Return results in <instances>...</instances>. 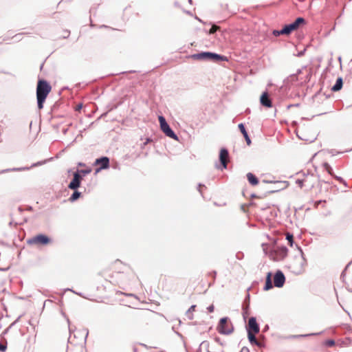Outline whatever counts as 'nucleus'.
Here are the masks:
<instances>
[{
    "mask_svg": "<svg viewBox=\"0 0 352 352\" xmlns=\"http://www.w3.org/2000/svg\"><path fill=\"white\" fill-rule=\"evenodd\" d=\"M52 91V86L45 80H39L36 86V98L38 108L41 109L43 108V104L48 94Z\"/></svg>",
    "mask_w": 352,
    "mask_h": 352,
    "instance_id": "1",
    "label": "nucleus"
},
{
    "mask_svg": "<svg viewBox=\"0 0 352 352\" xmlns=\"http://www.w3.org/2000/svg\"><path fill=\"white\" fill-rule=\"evenodd\" d=\"M317 178L313 174L301 175L296 180V183L300 188L305 190H311L316 184Z\"/></svg>",
    "mask_w": 352,
    "mask_h": 352,
    "instance_id": "2",
    "label": "nucleus"
},
{
    "mask_svg": "<svg viewBox=\"0 0 352 352\" xmlns=\"http://www.w3.org/2000/svg\"><path fill=\"white\" fill-rule=\"evenodd\" d=\"M191 58L194 60H211L215 62L227 60L226 56L208 52L192 54Z\"/></svg>",
    "mask_w": 352,
    "mask_h": 352,
    "instance_id": "3",
    "label": "nucleus"
},
{
    "mask_svg": "<svg viewBox=\"0 0 352 352\" xmlns=\"http://www.w3.org/2000/svg\"><path fill=\"white\" fill-rule=\"evenodd\" d=\"M28 244L30 245L44 246L52 243V239L43 234H37L27 241Z\"/></svg>",
    "mask_w": 352,
    "mask_h": 352,
    "instance_id": "4",
    "label": "nucleus"
},
{
    "mask_svg": "<svg viewBox=\"0 0 352 352\" xmlns=\"http://www.w3.org/2000/svg\"><path fill=\"white\" fill-rule=\"evenodd\" d=\"M306 24L305 20L302 17L297 18L294 22L283 27L285 35L289 36L293 32L298 30L301 26Z\"/></svg>",
    "mask_w": 352,
    "mask_h": 352,
    "instance_id": "5",
    "label": "nucleus"
},
{
    "mask_svg": "<svg viewBox=\"0 0 352 352\" xmlns=\"http://www.w3.org/2000/svg\"><path fill=\"white\" fill-rule=\"evenodd\" d=\"M287 255V249L285 247H277L271 251L270 258L275 261L283 259Z\"/></svg>",
    "mask_w": 352,
    "mask_h": 352,
    "instance_id": "6",
    "label": "nucleus"
},
{
    "mask_svg": "<svg viewBox=\"0 0 352 352\" xmlns=\"http://www.w3.org/2000/svg\"><path fill=\"white\" fill-rule=\"evenodd\" d=\"M158 119L160 124V129L166 134V135L174 140H177V136L170 128L165 118L163 116H159Z\"/></svg>",
    "mask_w": 352,
    "mask_h": 352,
    "instance_id": "7",
    "label": "nucleus"
},
{
    "mask_svg": "<svg viewBox=\"0 0 352 352\" xmlns=\"http://www.w3.org/2000/svg\"><path fill=\"white\" fill-rule=\"evenodd\" d=\"M218 331L220 333L228 334L231 333L232 327L229 324L228 319L226 318H221L220 320L219 326H218Z\"/></svg>",
    "mask_w": 352,
    "mask_h": 352,
    "instance_id": "8",
    "label": "nucleus"
},
{
    "mask_svg": "<svg viewBox=\"0 0 352 352\" xmlns=\"http://www.w3.org/2000/svg\"><path fill=\"white\" fill-rule=\"evenodd\" d=\"M95 165L98 166L99 168H97L96 172H99L102 169H105L109 168V160L107 157H102L99 159H96L95 161Z\"/></svg>",
    "mask_w": 352,
    "mask_h": 352,
    "instance_id": "9",
    "label": "nucleus"
},
{
    "mask_svg": "<svg viewBox=\"0 0 352 352\" xmlns=\"http://www.w3.org/2000/svg\"><path fill=\"white\" fill-rule=\"evenodd\" d=\"M285 281L284 274L280 271H277L274 276V284L275 287H281Z\"/></svg>",
    "mask_w": 352,
    "mask_h": 352,
    "instance_id": "10",
    "label": "nucleus"
},
{
    "mask_svg": "<svg viewBox=\"0 0 352 352\" xmlns=\"http://www.w3.org/2000/svg\"><path fill=\"white\" fill-rule=\"evenodd\" d=\"M259 330L260 328L256 322V318L254 317L250 318L248 324V332L258 333Z\"/></svg>",
    "mask_w": 352,
    "mask_h": 352,
    "instance_id": "11",
    "label": "nucleus"
},
{
    "mask_svg": "<svg viewBox=\"0 0 352 352\" xmlns=\"http://www.w3.org/2000/svg\"><path fill=\"white\" fill-rule=\"evenodd\" d=\"M81 179H82V177L80 176L79 173H78V172L75 173L74 174V178H73L72 181L68 185V187L72 190L76 189L77 188H78L80 186Z\"/></svg>",
    "mask_w": 352,
    "mask_h": 352,
    "instance_id": "12",
    "label": "nucleus"
},
{
    "mask_svg": "<svg viewBox=\"0 0 352 352\" xmlns=\"http://www.w3.org/2000/svg\"><path fill=\"white\" fill-rule=\"evenodd\" d=\"M260 102L263 106L267 108H270L272 107V103L267 92L263 93L260 98Z\"/></svg>",
    "mask_w": 352,
    "mask_h": 352,
    "instance_id": "13",
    "label": "nucleus"
},
{
    "mask_svg": "<svg viewBox=\"0 0 352 352\" xmlns=\"http://www.w3.org/2000/svg\"><path fill=\"white\" fill-rule=\"evenodd\" d=\"M219 160L224 168L227 167L228 162V152L226 148H221L219 154Z\"/></svg>",
    "mask_w": 352,
    "mask_h": 352,
    "instance_id": "14",
    "label": "nucleus"
},
{
    "mask_svg": "<svg viewBox=\"0 0 352 352\" xmlns=\"http://www.w3.org/2000/svg\"><path fill=\"white\" fill-rule=\"evenodd\" d=\"M238 127H239L240 131L241 132V133L243 135V137L245 139L247 144L248 146H250L251 144V140H250V138H249V135L245 129L243 124V123L239 124Z\"/></svg>",
    "mask_w": 352,
    "mask_h": 352,
    "instance_id": "15",
    "label": "nucleus"
},
{
    "mask_svg": "<svg viewBox=\"0 0 352 352\" xmlns=\"http://www.w3.org/2000/svg\"><path fill=\"white\" fill-rule=\"evenodd\" d=\"M247 179H248L249 183L250 184H252V186H256L258 184V180L256 178V177L251 173H248L247 174Z\"/></svg>",
    "mask_w": 352,
    "mask_h": 352,
    "instance_id": "16",
    "label": "nucleus"
},
{
    "mask_svg": "<svg viewBox=\"0 0 352 352\" xmlns=\"http://www.w3.org/2000/svg\"><path fill=\"white\" fill-rule=\"evenodd\" d=\"M152 315V312L151 311H140L138 314H137V316L139 317V318L142 320H144L146 319H147L148 318H149V316Z\"/></svg>",
    "mask_w": 352,
    "mask_h": 352,
    "instance_id": "17",
    "label": "nucleus"
},
{
    "mask_svg": "<svg viewBox=\"0 0 352 352\" xmlns=\"http://www.w3.org/2000/svg\"><path fill=\"white\" fill-rule=\"evenodd\" d=\"M342 85L343 82L342 78H338L336 84L332 87L331 90L333 91H338L342 89Z\"/></svg>",
    "mask_w": 352,
    "mask_h": 352,
    "instance_id": "18",
    "label": "nucleus"
},
{
    "mask_svg": "<svg viewBox=\"0 0 352 352\" xmlns=\"http://www.w3.org/2000/svg\"><path fill=\"white\" fill-rule=\"evenodd\" d=\"M271 278H272V274L270 272H269L266 277L265 285L264 287L265 290H269L272 288V283Z\"/></svg>",
    "mask_w": 352,
    "mask_h": 352,
    "instance_id": "19",
    "label": "nucleus"
},
{
    "mask_svg": "<svg viewBox=\"0 0 352 352\" xmlns=\"http://www.w3.org/2000/svg\"><path fill=\"white\" fill-rule=\"evenodd\" d=\"M248 338L251 343H254L256 344H258L257 340L256 338L255 335L257 333H252V332H248Z\"/></svg>",
    "mask_w": 352,
    "mask_h": 352,
    "instance_id": "20",
    "label": "nucleus"
},
{
    "mask_svg": "<svg viewBox=\"0 0 352 352\" xmlns=\"http://www.w3.org/2000/svg\"><path fill=\"white\" fill-rule=\"evenodd\" d=\"M196 305H192L186 312V315L189 319L192 318V312L195 311Z\"/></svg>",
    "mask_w": 352,
    "mask_h": 352,
    "instance_id": "21",
    "label": "nucleus"
},
{
    "mask_svg": "<svg viewBox=\"0 0 352 352\" xmlns=\"http://www.w3.org/2000/svg\"><path fill=\"white\" fill-rule=\"evenodd\" d=\"M323 167L324 168V170L331 175H333V170H332V168L331 167V166L328 164V163H324L323 164Z\"/></svg>",
    "mask_w": 352,
    "mask_h": 352,
    "instance_id": "22",
    "label": "nucleus"
},
{
    "mask_svg": "<svg viewBox=\"0 0 352 352\" xmlns=\"http://www.w3.org/2000/svg\"><path fill=\"white\" fill-rule=\"evenodd\" d=\"M80 196V192H78V191H75L72 195V196L70 197L69 198V200L71 201H76V199H78Z\"/></svg>",
    "mask_w": 352,
    "mask_h": 352,
    "instance_id": "23",
    "label": "nucleus"
},
{
    "mask_svg": "<svg viewBox=\"0 0 352 352\" xmlns=\"http://www.w3.org/2000/svg\"><path fill=\"white\" fill-rule=\"evenodd\" d=\"M220 30V27L217 25H212L211 28L209 30V34H212L215 33L217 30Z\"/></svg>",
    "mask_w": 352,
    "mask_h": 352,
    "instance_id": "24",
    "label": "nucleus"
},
{
    "mask_svg": "<svg viewBox=\"0 0 352 352\" xmlns=\"http://www.w3.org/2000/svg\"><path fill=\"white\" fill-rule=\"evenodd\" d=\"M286 239L288 241V242L289 243V245L292 246V245H293V239H294L293 234L287 232L286 234Z\"/></svg>",
    "mask_w": 352,
    "mask_h": 352,
    "instance_id": "25",
    "label": "nucleus"
},
{
    "mask_svg": "<svg viewBox=\"0 0 352 352\" xmlns=\"http://www.w3.org/2000/svg\"><path fill=\"white\" fill-rule=\"evenodd\" d=\"M283 32V28L281 30H273L272 32V34L274 36H279L280 35H285V33Z\"/></svg>",
    "mask_w": 352,
    "mask_h": 352,
    "instance_id": "26",
    "label": "nucleus"
},
{
    "mask_svg": "<svg viewBox=\"0 0 352 352\" xmlns=\"http://www.w3.org/2000/svg\"><path fill=\"white\" fill-rule=\"evenodd\" d=\"M335 344V342L333 340H329L326 341V345L328 346H333Z\"/></svg>",
    "mask_w": 352,
    "mask_h": 352,
    "instance_id": "27",
    "label": "nucleus"
},
{
    "mask_svg": "<svg viewBox=\"0 0 352 352\" xmlns=\"http://www.w3.org/2000/svg\"><path fill=\"white\" fill-rule=\"evenodd\" d=\"M91 171V168H88V169H86V170H81L80 173H82L83 175H86V174L90 173Z\"/></svg>",
    "mask_w": 352,
    "mask_h": 352,
    "instance_id": "28",
    "label": "nucleus"
},
{
    "mask_svg": "<svg viewBox=\"0 0 352 352\" xmlns=\"http://www.w3.org/2000/svg\"><path fill=\"white\" fill-rule=\"evenodd\" d=\"M6 349V346L0 343V350L4 351Z\"/></svg>",
    "mask_w": 352,
    "mask_h": 352,
    "instance_id": "29",
    "label": "nucleus"
},
{
    "mask_svg": "<svg viewBox=\"0 0 352 352\" xmlns=\"http://www.w3.org/2000/svg\"><path fill=\"white\" fill-rule=\"evenodd\" d=\"M82 104L77 105L76 107V110L79 111L82 108Z\"/></svg>",
    "mask_w": 352,
    "mask_h": 352,
    "instance_id": "30",
    "label": "nucleus"
},
{
    "mask_svg": "<svg viewBox=\"0 0 352 352\" xmlns=\"http://www.w3.org/2000/svg\"><path fill=\"white\" fill-rule=\"evenodd\" d=\"M208 309H209V311H210V312H212V311H213V310H214V307H213V305H212V306L209 307H208Z\"/></svg>",
    "mask_w": 352,
    "mask_h": 352,
    "instance_id": "31",
    "label": "nucleus"
},
{
    "mask_svg": "<svg viewBox=\"0 0 352 352\" xmlns=\"http://www.w3.org/2000/svg\"><path fill=\"white\" fill-rule=\"evenodd\" d=\"M149 142H151V140L150 139H147L146 142L144 144V145H146Z\"/></svg>",
    "mask_w": 352,
    "mask_h": 352,
    "instance_id": "32",
    "label": "nucleus"
},
{
    "mask_svg": "<svg viewBox=\"0 0 352 352\" xmlns=\"http://www.w3.org/2000/svg\"><path fill=\"white\" fill-rule=\"evenodd\" d=\"M9 267H6V268H0V270H8Z\"/></svg>",
    "mask_w": 352,
    "mask_h": 352,
    "instance_id": "33",
    "label": "nucleus"
},
{
    "mask_svg": "<svg viewBox=\"0 0 352 352\" xmlns=\"http://www.w3.org/2000/svg\"><path fill=\"white\" fill-rule=\"evenodd\" d=\"M241 352H249V351H248V350H247V349H246V350L242 349V350L241 351Z\"/></svg>",
    "mask_w": 352,
    "mask_h": 352,
    "instance_id": "34",
    "label": "nucleus"
},
{
    "mask_svg": "<svg viewBox=\"0 0 352 352\" xmlns=\"http://www.w3.org/2000/svg\"><path fill=\"white\" fill-rule=\"evenodd\" d=\"M133 351H134V352H138V351H137V349H136L135 347H134V348H133Z\"/></svg>",
    "mask_w": 352,
    "mask_h": 352,
    "instance_id": "35",
    "label": "nucleus"
}]
</instances>
